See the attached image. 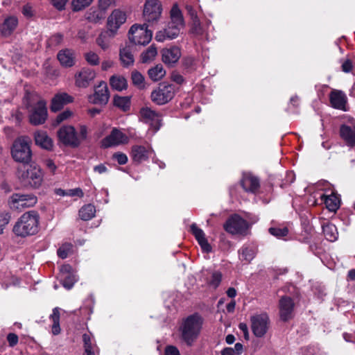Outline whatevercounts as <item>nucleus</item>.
Instances as JSON below:
<instances>
[{
  "label": "nucleus",
  "instance_id": "f257e3e1",
  "mask_svg": "<svg viewBox=\"0 0 355 355\" xmlns=\"http://www.w3.org/2000/svg\"><path fill=\"white\" fill-rule=\"evenodd\" d=\"M39 214L32 210L24 213L15 224L12 231L15 235L21 237L34 235L39 230Z\"/></svg>",
  "mask_w": 355,
  "mask_h": 355
},
{
  "label": "nucleus",
  "instance_id": "f03ea898",
  "mask_svg": "<svg viewBox=\"0 0 355 355\" xmlns=\"http://www.w3.org/2000/svg\"><path fill=\"white\" fill-rule=\"evenodd\" d=\"M184 26L182 12L178 6L175 5L171 10V21L164 30L159 31L156 33L155 40L159 42H162L166 40H173L178 37Z\"/></svg>",
  "mask_w": 355,
  "mask_h": 355
},
{
  "label": "nucleus",
  "instance_id": "7ed1b4c3",
  "mask_svg": "<svg viewBox=\"0 0 355 355\" xmlns=\"http://www.w3.org/2000/svg\"><path fill=\"white\" fill-rule=\"evenodd\" d=\"M203 320L198 313L188 316L180 327L181 338L188 345L191 346L200 335Z\"/></svg>",
  "mask_w": 355,
  "mask_h": 355
},
{
  "label": "nucleus",
  "instance_id": "20e7f679",
  "mask_svg": "<svg viewBox=\"0 0 355 355\" xmlns=\"http://www.w3.org/2000/svg\"><path fill=\"white\" fill-rule=\"evenodd\" d=\"M28 110L29 121L33 125L44 123V101L37 94H28L24 100Z\"/></svg>",
  "mask_w": 355,
  "mask_h": 355
},
{
  "label": "nucleus",
  "instance_id": "39448f33",
  "mask_svg": "<svg viewBox=\"0 0 355 355\" xmlns=\"http://www.w3.org/2000/svg\"><path fill=\"white\" fill-rule=\"evenodd\" d=\"M18 178L24 185L37 188L42 182V172L40 168L33 164H24L17 171Z\"/></svg>",
  "mask_w": 355,
  "mask_h": 355
},
{
  "label": "nucleus",
  "instance_id": "423d86ee",
  "mask_svg": "<svg viewBox=\"0 0 355 355\" xmlns=\"http://www.w3.org/2000/svg\"><path fill=\"white\" fill-rule=\"evenodd\" d=\"M11 153L16 162L28 163L31 158L29 138L26 137L17 138L13 143Z\"/></svg>",
  "mask_w": 355,
  "mask_h": 355
},
{
  "label": "nucleus",
  "instance_id": "0eeeda50",
  "mask_svg": "<svg viewBox=\"0 0 355 355\" xmlns=\"http://www.w3.org/2000/svg\"><path fill=\"white\" fill-rule=\"evenodd\" d=\"M37 203V198L31 194L12 193L7 200V205L12 211H21L24 209L33 207Z\"/></svg>",
  "mask_w": 355,
  "mask_h": 355
},
{
  "label": "nucleus",
  "instance_id": "6e6552de",
  "mask_svg": "<svg viewBox=\"0 0 355 355\" xmlns=\"http://www.w3.org/2000/svg\"><path fill=\"white\" fill-rule=\"evenodd\" d=\"M129 40L130 44L134 45H146L153 36V33L148 29L146 24H134L129 30Z\"/></svg>",
  "mask_w": 355,
  "mask_h": 355
},
{
  "label": "nucleus",
  "instance_id": "1a4fd4ad",
  "mask_svg": "<svg viewBox=\"0 0 355 355\" xmlns=\"http://www.w3.org/2000/svg\"><path fill=\"white\" fill-rule=\"evenodd\" d=\"M175 92L173 85L162 83L151 92L150 99L156 105H162L168 103L174 97Z\"/></svg>",
  "mask_w": 355,
  "mask_h": 355
},
{
  "label": "nucleus",
  "instance_id": "9d476101",
  "mask_svg": "<svg viewBox=\"0 0 355 355\" xmlns=\"http://www.w3.org/2000/svg\"><path fill=\"white\" fill-rule=\"evenodd\" d=\"M251 328L255 336L261 338L268 331L270 319L266 313L255 314L251 317Z\"/></svg>",
  "mask_w": 355,
  "mask_h": 355
},
{
  "label": "nucleus",
  "instance_id": "9b49d317",
  "mask_svg": "<svg viewBox=\"0 0 355 355\" xmlns=\"http://www.w3.org/2000/svg\"><path fill=\"white\" fill-rule=\"evenodd\" d=\"M223 227L226 232L232 234H244L249 227L248 223L237 214L230 216Z\"/></svg>",
  "mask_w": 355,
  "mask_h": 355
},
{
  "label": "nucleus",
  "instance_id": "f8f14e48",
  "mask_svg": "<svg viewBox=\"0 0 355 355\" xmlns=\"http://www.w3.org/2000/svg\"><path fill=\"white\" fill-rule=\"evenodd\" d=\"M162 6L158 0H146L144 8V18L149 24L156 23L160 18Z\"/></svg>",
  "mask_w": 355,
  "mask_h": 355
},
{
  "label": "nucleus",
  "instance_id": "ddd939ff",
  "mask_svg": "<svg viewBox=\"0 0 355 355\" xmlns=\"http://www.w3.org/2000/svg\"><path fill=\"white\" fill-rule=\"evenodd\" d=\"M59 139L66 146L77 148L80 145L75 128L71 125L62 126L58 132Z\"/></svg>",
  "mask_w": 355,
  "mask_h": 355
},
{
  "label": "nucleus",
  "instance_id": "4468645a",
  "mask_svg": "<svg viewBox=\"0 0 355 355\" xmlns=\"http://www.w3.org/2000/svg\"><path fill=\"white\" fill-rule=\"evenodd\" d=\"M140 116L141 120L150 126L154 133L162 126V114L148 107L141 108Z\"/></svg>",
  "mask_w": 355,
  "mask_h": 355
},
{
  "label": "nucleus",
  "instance_id": "2eb2a0df",
  "mask_svg": "<svg viewBox=\"0 0 355 355\" xmlns=\"http://www.w3.org/2000/svg\"><path fill=\"white\" fill-rule=\"evenodd\" d=\"M76 270L69 264H63L60 268L59 279L62 286L71 289L77 282Z\"/></svg>",
  "mask_w": 355,
  "mask_h": 355
},
{
  "label": "nucleus",
  "instance_id": "dca6fc26",
  "mask_svg": "<svg viewBox=\"0 0 355 355\" xmlns=\"http://www.w3.org/2000/svg\"><path fill=\"white\" fill-rule=\"evenodd\" d=\"M128 142V137L121 130L114 128L111 133L104 138L101 141L103 148H109L114 146L126 144Z\"/></svg>",
  "mask_w": 355,
  "mask_h": 355
},
{
  "label": "nucleus",
  "instance_id": "f3484780",
  "mask_svg": "<svg viewBox=\"0 0 355 355\" xmlns=\"http://www.w3.org/2000/svg\"><path fill=\"white\" fill-rule=\"evenodd\" d=\"M126 15L124 12L115 9L107 18V29L114 35L119 27L125 22Z\"/></svg>",
  "mask_w": 355,
  "mask_h": 355
},
{
  "label": "nucleus",
  "instance_id": "a211bd4d",
  "mask_svg": "<svg viewBox=\"0 0 355 355\" xmlns=\"http://www.w3.org/2000/svg\"><path fill=\"white\" fill-rule=\"evenodd\" d=\"M96 72L89 68H83L75 75V85L81 88L87 87L96 78Z\"/></svg>",
  "mask_w": 355,
  "mask_h": 355
},
{
  "label": "nucleus",
  "instance_id": "6ab92c4d",
  "mask_svg": "<svg viewBox=\"0 0 355 355\" xmlns=\"http://www.w3.org/2000/svg\"><path fill=\"white\" fill-rule=\"evenodd\" d=\"M161 53L163 62L169 67H173L177 63L182 55L180 49L178 46L165 48Z\"/></svg>",
  "mask_w": 355,
  "mask_h": 355
},
{
  "label": "nucleus",
  "instance_id": "aec40b11",
  "mask_svg": "<svg viewBox=\"0 0 355 355\" xmlns=\"http://www.w3.org/2000/svg\"><path fill=\"white\" fill-rule=\"evenodd\" d=\"M109 97L110 94L107 84L102 82L95 89L94 95L89 97V101L94 104L105 105L108 102Z\"/></svg>",
  "mask_w": 355,
  "mask_h": 355
},
{
  "label": "nucleus",
  "instance_id": "412c9836",
  "mask_svg": "<svg viewBox=\"0 0 355 355\" xmlns=\"http://www.w3.org/2000/svg\"><path fill=\"white\" fill-rule=\"evenodd\" d=\"M294 303L289 297H282L279 300L280 318L283 321H288L293 315Z\"/></svg>",
  "mask_w": 355,
  "mask_h": 355
},
{
  "label": "nucleus",
  "instance_id": "4be33fe9",
  "mask_svg": "<svg viewBox=\"0 0 355 355\" xmlns=\"http://www.w3.org/2000/svg\"><path fill=\"white\" fill-rule=\"evenodd\" d=\"M152 152L153 150L148 149L145 146L135 145L132 147L131 157L134 162L140 164L147 160Z\"/></svg>",
  "mask_w": 355,
  "mask_h": 355
},
{
  "label": "nucleus",
  "instance_id": "5701e85b",
  "mask_svg": "<svg viewBox=\"0 0 355 355\" xmlns=\"http://www.w3.org/2000/svg\"><path fill=\"white\" fill-rule=\"evenodd\" d=\"M241 186L245 191L255 193L260 187L259 180L250 173H245L241 180Z\"/></svg>",
  "mask_w": 355,
  "mask_h": 355
},
{
  "label": "nucleus",
  "instance_id": "b1692460",
  "mask_svg": "<svg viewBox=\"0 0 355 355\" xmlns=\"http://www.w3.org/2000/svg\"><path fill=\"white\" fill-rule=\"evenodd\" d=\"M329 100L334 108L345 110L347 103V97L345 93L340 90L334 89L329 94Z\"/></svg>",
  "mask_w": 355,
  "mask_h": 355
},
{
  "label": "nucleus",
  "instance_id": "393cba45",
  "mask_svg": "<svg viewBox=\"0 0 355 355\" xmlns=\"http://www.w3.org/2000/svg\"><path fill=\"white\" fill-rule=\"evenodd\" d=\"M340 135L347 146H355V125H342Z\"/></svg>",
  "mask_w": 355,
  "mask_h": 355
},
{
  "label": "nucleus",
  "instance_id": "a878e982",
  "mask_svg": "<svg viewBox=\"0 0 355 355\" xmlns=\"http://www.w3.org/2000/svg\"><path fill=\"white\" fill-rule=\"evenodd\" d=\"M57 58L61 65L64 67H71L75 64V54L71 49L60 50L57 55Z\"/></svg>",
  "mask_w": 355,
  "mask_h": 355
},
{
  "label": "nucleus",
  "instance_id": "bb28decb",
  "mask_svg": "<svg viewBox=\"0 0 355 355\" xmlns=\"http://www.w3.org/2000/svg\"><path fill=\"white\" fill-rule=\"evenodd\" d=\"M18 25V19L15 16L7 17L0 26V31L3 36H9Z\"/></svg>",
  "mask_w": 355,
  "mask_h": 355
},
{
  "label": "nucleus",
  "instance_id": "cd10ccee",
  "mask_svg": "<svg viewBox=\"0 0 355 355\" xmlns=\"http://www.w3.org/2000/svg\"><path fill=\"white\" fill-rule=\"evenodd\" d=\"M72 101V97L67 93L56 94L52 99L51 109L53 112L61 110L63 106Z\"/></svg>",
  "mask_w": 355,
  "mask_h": 355
},
{
  "label": "nucleus",
  "instance_id": "c85d7f7f",
  "mask_svg": "<svg viewBox=\"0 0 355 355\" xmlns=\"http://www.w3.org/2000/svg\"><path fill=\"white\" fill-rule=\"evenodd\" d=\"M133 49V44H129L120 50V60L124 67L133 64L135 62L132 54Z\"/></svg>",
  "mask_w": 355,
  "mask_h": 355
},
{
  "label": "nucleus",
  "instance_id": "c756f323",
  "mask_svg": "<svg viewBox=\"0 0 355 355\" xmlns=\"http://www.w3.org/2000/svg\"><path fill=\"white\" fill-rule=\"evenodd\" d=\"M60 318V314L59 308H54L52 314L49 316V319L52 322V325L51 327V333L53 335H58L61 331Z\"/></svg>",
  "mask_w": 355,
  "mask_h": 355
},
{
  "label": "nucleus",
  "instance_id": "7c9ffc66",
  "mask_svg": "<svg viewBox=\"0 0 355 355\" xmlns=\"http://www.w3.org/2000/svg\"><path fill=\"white\" fill-rule=\"evenodd\" d=\"M149 78L154 82L162 79L166 75V71L161 64H158L148 71Z\"/></svg>",
  "mask_w": 355,
  "mask_h": 355
},
{
  "label": "nucleus",
  "instance_id": "2f4dec72",
  "mask_svg": "<svg viewBox=\"0 0 355 355\" xmlns=\"http://www.w3.org/2000/svg\"><path fill=\"white\" fill-rule=\"evenodd\" d=\"M96 208L92 204L83 206L79 210V216L83 220H89L95 216Z\"/></svg>",
  "mask_w": 355,
  "mask_h": 355
},
{
  "label": "nucleus",
  "instance_id": "473e14b6",
  "mask_svg": "<svg viewBox=\"0 0 355 355\" xmlns=\"http://www.w3.org/2000/svg\"><path fill=\"white\" fill-rule=\"evenodd\" d=\"M111 87L118 91L125 89L128 87L126 79L123 76H112L110 79Z\"/></svg>",
  "mask_w": 355,
  "mask_h": 355
},
{
  "label": "nucleus",
  "instance_id": "72a5a7b5",
  "mask_svg": "<svg viewBox=\"0 0 355 355\" xmlns=\"http://www.w3.org/2000/svg\"><path fill=\"white\" fill-rule=\"evenodd\" d=\"M74 251L73 245L71 243L65 242L58 249L57 254L60 258L64 259L73 254Z\"/></svg>",
  "mask_w": 355,
  "mask_h": 355
},
{
  "label": "nucleus",
  "instance_id": "f704fd0d",
  "mask_svg": "<svg viewBox=\"0 0 355 355\" xmlns=\"http://www.w3.org/2000/svg\"><path fill=\"white\" fill-rule=\"evenodd\" d=\"M323 233L325 238L331 241H335L338 238V231L336 227L331 223L327 224L322 227Z\"/></svg>",
  "mask_w": 355,
  "mask_h": 355
},
{
  "label": "nucleus",
  "instance_id": "c9c22d12",
  "mask_svg": "<svg viewBox=\"0 0 355 355\" xmlns=\"http://www.w3.org/2000/svg\"><path fill=\"white\" fill-rule=\"evenodd\" d=\"M157 54V50L155 45L150 46L141 55L142 62L146 63L154 60Z\"/></svg>",
  "mask_w": 355,
  "mask_h": 355
},
{
  "label": "nucleus",
  "instance_id": "e433bc0d",
  "mask_svg": "<svg viewBox=\"0 0 355 355\" xmlns=\"http://www.w3.org/2000/svg\"><path fill=\"white\" fill-rule=\"evenodd\" d=\"M84 350L98 349L94 336L92 334H84L83 335Z\"/></svg>",
  "mask_w": 355,
  "mask_h": 355
},
{
  "label": "nucleus",
  "instance_id": "4c0bfd02",
  "mask_svg": "<svg viewBox=\"0 0 355 355\" xmlns=\"http://www.w3.org/2000/svg\"><path fill=\"white\" fill-rule=\"evenodd\" d=\"M114 105L123 111H126L130 107V98L127 96H119L116 95L114 96Z\"/></svg>",
  "mask_w": 355,
  "mask_h": 355
},
{
  "label": "nucleus",
  "instance_id": "58836bf2",
  "mask_svg": "<svg viewBox=\"0 0 355 355\" xmlns=\"http://www.w3.org/2000/svg\"><path fill=\"white\" fill-rule=\"evenodd\" d=\"M131 79L132 84L139 89H144L145 87L144 77L140 72L133 71L131 74Z\"/></svg>",
  "mask_w": 355,
  "mask_h": 355
},
{
  "label": "nucleus",
  "instance_id": "ea45409f",
  "mask_svg": "<svg viewBox=\"0 0 355 355\" xmlns=\"http://www.w3.org/2000/svg\"><path fill=\"white\" fill-rule=\"evenodd\" d=\"M324 203L327 208L331 211H336L339 208V200L335 196H329L325 198Z\"/></svg>",
  "mask_w": 355,
  "mask_h": 355
},
{
  "label": "nucleus",
  "instance_id": "a19ab883",
  "mask_svg": "<svg viewBox=\"0 0 355 355\" xmlns=\"http://www.w3.org/2000/svg\"><path fill=\"white\" fill-rule=\"evenodd\" d=\"M94 0H72L71 8L75 12L80 11L88 7Z\"/></svg>",
  "mask_w": 355,
  "mask_h": 355
},
{
  "label": "nucleus",
  "instance_id": "79ce46f5",
  "mask_svg": "<svg viewBox=\"0 0 355 355\" xmlns=\"http://www.w3.org/2000/svg\"><path fill=\"white\" fill-rule=\"evenodd\" d=\"M240 259L241 260L246 261L247 262L251 261L254 256H255V251L252 248L250 247H243L241 249V252L240 255Z\"/></svg>",
  "mask_w": 355,
  "mask_h": 355
},
{
  "label": "nucleus",
  "instance_id": "37998d69",
  "mask_svg": "<svg viewBox=\"0 0 355 355\" xmlns=\"http://www.w3.org/2000/svg\"><path fill=\"white\" fill-rule=\"evenodd\" d=\"M87 62L92 66H96L100 63L99 56L93 51H89L84 55Z\"/></svg>",
  "mask_w": 355,
  "mask_h": 355
},
{
  "label": "nucleus",
  "instance_id": "c03bdc74",
  "mask_svg": "<svg viewBox=\"0 0 355 355\" xmlns=\"http://www.w3.org/2000/svg\"><path fill=\"white\" fill-rule=\"evenodd\" d=\"M104 18V12L94 10L88 13L87 19L94 23H98Z\"/></svg>",
  "mask_w": 355,
  "mask_h": 355
},
{
  "label": "nucleus",
  "instance_id": "a18cd8bd",
  "mask_svg": "<svg viewBox=\"0 0 355 355\" xmlns=\"http://www.w3.org/2000/svg\"><path fill=\"white\" fill-rule=\"evenodd\" d=\"M269 232L272 235H273L277 238H282L288 234V230L286 227H284V228L270 227L269 229Z\"/></svg>",
  "mask_w": 355,
  "mask_h": 355
},
{
  "label": "nucleus",
  "instance_id": "49530a36",
  "mask_svg": "<svg viewBox=\"0 0 355 355\" xmlns=\"http://www.w3.org/2000/svg\"><path fill=\"white\" fill-rule=\"evenodd\" d=\"M71 115H72V112L69 110H65V111L62 112V113L59 114L57 116V117L53 123V125H59L64 121L69 119Z\"/></svg>",
  "mask_w": 355,
  "mask_h": 355
},
{
  "label": "nucleus",
  "instance_id": "de8ad7c7",
  "mask_svg": "<svg viewBox=\"0 0 355 355\" xmlns=\"http://www.w3.org/2000/svg\"><path fill=\"white\" fill-rule=\"evenodd\" d=\"M112 158L116 161L120 165L125 164L128 160L127 155L121 152H116L114 153Z\"/></svg>",
  "mask_w": 355,
  "mask_h": 355
},
{
  "label": "nucleus",
  "instance_id": "09e8293b",
  "mask_svg": "<svg viewBox=\"0 0 355 355\" xmlns=\"http://www.w3.org/2000/svg\"><path fill=\"white\" fill-rule=\"evenodd\" d=\"M191 230L192 234L194 235V236L196 237V239L198 241L205 239V235L204 232L201 229L198 227L196 224L191 225Z\"/></svg>",
  "mask_w": 355,
  "mask_h": 355
},
{
  "label": "nucleus",
  "instance_id": "8fccbe9b",
  "mask_svg": "<svg viewBox=\"0 0 355 355\" xmlns=\"http://www.w3.org/2000/svg\"><path fill=\"white\" fill-rule=\"evenodd\" d=\"M10 220V215L8 213L0 214V234L3 233V231L6 226L8 224Z\"/></svg>",
  "mask_w": 355,
  "mask_h": 355
},
{
  "label": "nucleus",
  "instance_id": "3c124183",
  "mask_svg": "<svg viewBox=\"0 0 355 355\" xmlns=\"http://www.w3.org/2000/svg\"><path fill=\"white\" fill-rule=\"evenodd\" d=\"M222 279V274L220 272H214L211 275V279L209 284L214 288H217Z\"/></svg>",
  "mask_w": 355,
  "mask_h": 355
},
{
  "label": "nucleus",
  "instance_id": "603ef678",
  "mask_svg": "<svg viewBox=\"0 0 355 355\" xmlns=\"http://www.w3.org/2000/svg\"><path fill=\"white\" fill-rule=\"evenodd\" d=\"M62 40L63 35L60 33H56L49 39V45L50 46H58L61 44Z\"/></svg>",
  "mask_w": 355,
  "mask_h": 355
},
{
  "label": "nucleus",
  "instance_id": "864d4df0",
  "mask_svg": "<svg viewBox=\"0 0 355 355\" xmlns=\"http://www.w3.org/2000/svg\"><path fill=\"white\" fill-rule=\"evenodd\" d=\"M35 144L44 148V133L42 131H37L35 133Z\"/></svg>",
  "mask_w": 355,
  "mask_h": 355
},
{
  "label": "nucleus",
  "instance_id": "5fc2aeb1",
  "mask_svg": "<svg viewBox=\"0 0 355 355\" xmlns=\"http://www.w3.org/2000/svg\"><path fill=\"white\" fill-rule=\"evenodd\" d=\"M183 66L188 69H193L195 65V60L193 57H186L182 60Z\"/></svg>",
  "mask_w": 355,
  "mask_h": 355
},
{
  "label": "nucleus",
  "instance_id": "6e6d98bb",
  "mask_svg": "<svg viewBox=\"0 0 355 355\" xmlns=\"http://www.w3.org/2000/svg\"><path fill=\"white\" fill-rule=\"evenodd\" d=\"M83 195V192L82 189L80 188H76L66 191V196H78L80 198H82Z\"/></svg>",
  "mask_w": 355,
  "mask_h": 355
},
{
  "label": "nucleus",
  "instance_id": "4d7b16f0",
  "mask_svg": "<svg viewBox=\"0 0 355 355\" xmlns=\"http://www.w3.org/2000/svg\"><path fill=\"white\" fill-rule=\"evenodd\" d=\"M22 13L26 17H31L34 15L35 10L31 6L26 4L22 8Z\"/></svg>",
  "mask_w": 355,
  "mask_h": 355
},
{
  "label": "nucleus",
  "instance_id": "13d9d810",
  "mask_svg": "<svg viewBox=\"0 0 355 355\" xmlns=\"http://www.w3.org/2000/svg\"><path fill=\"white\" fill-rule=\"evenodd\" d=\"M198 242L199 245H200L203 252H209L211 251V247L209 245V243H208L206 238L202 240H200Z\"/></svg>",
  "mask_w": 355,
  "mask_h": 355
},
{
  "label": "nucleus",
  "instance_id": "bf43d9fd",
  "mask_svg": "<svg viewBox=\"0 0 355 355\" xmlns=\"http://www.w3.org/2000/svg\"><path fill=\"white\" fill-rule=\"evenodd\" d=\"M69 0H51L52 4L58 10H62L64 8L67 2Z\"/></svg>",
  "mask_w": 355,
  "mask_h": 355
},
{
  "label": "nucleus",
  "instance_id": "052dcab7",
  "mask_svg": "<svg viewBox=\"0 0 355 355\" xmlns=\"http://www.w3.org/2000/svg\"><path fill=\"white\" fill-rule=\"evenodd\" d=\"M165 355H180L178 349L173 345L167 346L165 349Z\"/></svg>",
  "mask_w": 355,
  "mask_h": 355
},
{
  "label": "nucleus",
  "instance_id": "680f3d73",
  "mask_svg": "<svg viewBox=\"0 0 355 355\" xmlns=\"http://www.w3.org/2000/svg\"><path fill=\"white\" fill-rule=\"evenodd\" d=\"M7 340L10 346L13 347L18 343V336L15 334L10 333L7 336Z\"/></svg>",
  "mask_w": 355,
  "mask_h": 355
},
{
  "label": "nucleus",
  "instance_id": "e2e57ef3",
  "mask_svg": "<svg viewBox=\"0 0 355 355\" xmlns=\"http://www.w3.org/2000/svg\"><path fill=\"white\" fill-rule=\"evenodd\" d=\"M87 137V128L85 125H80L79 130V135L78 137L80 139V143L82 141L85 140Z\"/></svg>",
  "mask_w": 355,
  "mask_h": 355
},
{
  "label": "nucleus",
  "instance_id": "0e129e2a",
  "mask_svg": "<svg viewBox=\"0 0 355 355\" xmlns=\"http://www.w3.org/2000/svg\"><path fill=\"white\" fill-rule=\"evenodd\" d=\"M46 168H47L49 172L53 175L57 168V166L52 160L49 159L46 160Z\"/></svg>",
  "mask_w": 355,
  "mask_h": 355
},
{
  "label": "nucleus",
  "instance_id": "69168bd1",
  "mask_svg": "<svg viewBox=\"0 0 355 355\" xmlns=\"http://www.w3.org/2000/svg\"><path fill=\"white\" fill-rule=\"evenodd\" d=\"M171 79L178 84H182L184 82L183 76L177 72H173L171 74Z\"/></svg>",
  "mask_w": 355,
  "mask_h": 355
},
{
  "label": "nucleus",
  "instance_id": "338daca9",
  "mask_svg": "<svg viewBox=\"0 0 355 355\" xmlns=\"http://www.w3.org/2000/svg\"><path fill=\"white\" fill-rule=\"evenodd\" d=\"M115 0H99L100 7L106 10L109 6L114 3Z\"/></svg>",
  "mask_w": 355,
  "mask_h": 355
},
{
  "label": "nucleus",
  "instance_id": "774afa93",
  "mask_svg": "<svg viewBox=\"0 0 355 355\" xmlns=\"http://www.w3.org/2000/svg\"><path fill=\"white\" fill-rule=\"evenodd\" d=\"M352 69V63L349 60H345L342 64V69L345 73H349Z\"/></svg>",
  "mask_w": 355,
  "mask_h": 355
}]
</instances>
